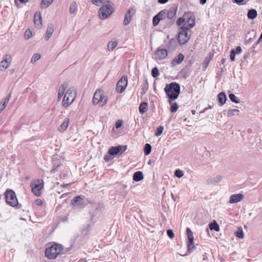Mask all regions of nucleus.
<instances>
[{
  "label": "nucleus",
  "instance_id": "obj_1",
  "mask_svg": "<svg viewBox=\"0 0 262 262\" xmlns=\"http://www.w3.org/2000/svg\"><path fill=\"white\" fill-rule=\"evenodd\" d=\"M166 97L169 103L173 101L179 97L180 94V84L176 82L167 83L164 88Z\"/></svg>",
  "mask_w": 262,
  "mask_h": 262
},
{
  "label": "nucleus",
  "instance_id": "obj_2",
  "mask_svg": "<svg viewBox=\"0 0 262 262\" xmlns=\"http://www.w3.org/2000/svg\"><path fill=\"white\" fill-rule=\"evenodd\" d=\"M63 254H65L63 246L55 242L47 247L45 251V257L50 260L55 259L58 255Z\"/></svg>",
  "mask_w": 262,
  "mask_h": 262
},
{
  "label": "nucleus",
  "instance_id": "obj_3",
  "mask_svg": "<svg viewBox=\"0 0 262 262\" xmlns=\"http://www.w3.org/2000/svg\"><path fill=\"white\" fill-rule=\"evenodd\" d=\"M4 195L7 204L16 209H20L21 207V204H19L16 193L13 190L7 188Z\"/></svg>",
  "mask_w": 262,
  "mask_h": 262
},
{
  "label": "nucleus",
  "instance_id": "obj_4",
  "mask_svg": "<svg viewBox=\"0 0 262 262\" xmlns=\"http://www.w3.org/2000/svg\"><path fill=\"white\" fill-rule=\"evenodd\" d=\"M176 24L179 27L178 32L176 35L171 37L169 41L167 46L169 50L173 51L177 49L179 45H180V17L177 18Z\"/></svg>",
  "mask_w": 262,
  "mask_h": 262
},
{
  "label": "nucleus",
  "instance_id": "obj_5",
  "mask_svg": "<svg viewBox=\"0 0 262 262\" xmlns=\"http://www.w3.org/2000/svg\"><path fill=\"white\" fill-rule=\"evenodd\" d=\"M90 201L83 195H77L74 196L71 201V205L73 208H84Z\"/></svg>",
  "mask_w": 262,
  "mask_h": 262
},
{
  "label": "nucleus",
  "instance_id": "obj_6",
  "mask_svg": "<svg viewBox=\"0 0 262 262\" xmlns=\"http://www.w3.org/2000/svg\"><path fill=\"white\" fill-rule=\"evenodd\" d=\"M114 11L111 3H106L102 5L98 10L99 17L101 20L105 19L110 16L114 12Z\"/></svg>",
  "mask_w": 262,
  "mask_h": 262
},
{
  "label": "nucleus",
  "instance_id": "obj_7",
  "mask_svg": "<svg viewBox=\"0 0 262 262\" xmlns=\"http://www.w3.org/2000/svg\"><path fill=\"white\" fill-rule=\"evenodd\" d=\"M182 26H189V28H192L195 25V17L193 12L187 11L184 13L181 17Z\"/></svg>",
  "mask_w": 262,
  "mask_h": 262
},
{
  "label": "nucleus",
  "instance_id": "obj_8",
  "mask_svg": "<svg viewBox=\"0 0 262 262\" xmlns=\"http://www.w3.org/2000/svg\"><path fill=\"white\" fill-rule=\"evenodd\" d=\"M44 181L42 179H37L32 181L30 184L32 192L36 196L41 195V190L44 188Z\"/></svg>",
  "mask_w": 262,
  "mask_h": 262
},
{
  "label": "nucleus",
  "instance_id": "obj_9",
  "mask_svg": "<svg viewBox=\"0 0 262 262\" xmlns=\"http://www.w3.org/2000/svg\"><path fill=\"white\" fill-rule=\"evenodd\" d=\"M103 90L98 89L95 92L93 98V103L94 105L99 104L100 106H103L106 104L107 97L104 96Z\"/></svg>",
  "mask_w": 262,
  "mask_h": 262
},
{
  "label": "nucleus",
  "instance_id": "obj_10",
  "mask_svg": "<svg viewBox=\"0 0 262 262\" xmlns=\"http://www.w3.org/2000/svg\"><path fill=\"white\" fill-rule=\"evenodd\" d=\"M103 208V205L100 203L95 204L92 205L89 211V214L92 222L94 223L96 222L97 219L99 217L102 212Z\"/></svg>",
  "mask_w": 262,
  "mask_h": 262
},
{
  "label": "nucleus",
  "instance_id": "obj_11",
  "mask_svg": "<svg viewBox=\"0 0 262 262\" xmlns=\"http://www.w3.org/2000/svg\"><path fill=\"white\" fill-rule=\"evenodd\" d=\"M186 244L187 247V252L189 253H191L196 248V247L194 245V237L193 233L189 227H187L186 228Z\"/></svg>",
  "mask_w": 262,
  "mask_h": 262
},
{
  "label": "nucleus",
  "instance_id": "obj_12",
  "mask_svg": "<svg viewBox=\"0 0 262 262\" xmlns=\"http://www.w3.org/2000/svg\"><path fill=\"white\" fill-rule=\"evenodd\" d=\"M185 26H181V45L187 42L192 34V28Z\"/></svg>",
  "mask_w": 262,
  "mask_h": 262
},
{
  "label": "nucleus",
  "instance_id": "obj_13",
  "mask_svg": "<svg viewBox=\"0 0 262 262\" xmlns=\"http://www.w3.org/2000/svg\"><path fill=\"white\" fill-rule=\"evenodd\" d=\"M75 98V94L70 89H68L65 93L62 102V106L66 108L70 106Z\"/></svg>",
  "mask_w": 262,
  "mask_h": 262
},
{
  "label": "nucleus",
  "instance_id": "obj_14",
  "mask_svg": "<svg viewBox=\"0 0 262 262\" xmlns=\"http://www.w3.org/2000/svg\"><path fill=\"white\" fill-rule=\"evenodd\" d=\"M126 145H118L114 146H111L108 149L110 154L113 155L114 157H118L122 155L127 149Z\"/></svg>",
  "mask_w": 262,
  "mask_h": 262
},
{
  "label": "nucleus",
  "instance_id": "obj_15",
  "mask_svg": "<svg viewBox=\"0 0 262 262\" xmlns=\"http://www.w3.org/2000/svg\"><path fill=\"white\" fill-rule=\"evenodd\" d=\"M128 84V78L126 75H123L118 81L116 91L118 93H123L126 89Z\"/></svg>",
  "mask_w": 262,
  "mask_h": 262
},
{
  "label": "nucleus",
  "instance_id": "obj_16",
  "mask_svg": "<svg viewBox=\"0 0 262 262\" xmlns=\"http://www.w3.org/2000/svg\"><path fill=\"white\" fill-rule=\"evenodd\" d=\"M178 4H173L170 7L168 10H166V17L170 20H172L175 17L177 11H178Z\"/></svg>",
  "mask_w": 262,
  "mask_h": 262
},
{
  "label": "nucleus",
  "instance_id": "obj_17",
  "mask_svg": "<svg viewBox=\"0 0 262 262\" xmlns=\"http://www.w3.org/2000/svg\"><path fill=\"white\" fill-rule=\"evenodd\" d=\"M166 9L162 10L153 17L152 25L154 27L158 25L160 20L165 18L164 15L166 14Z\"/></svg>",
  "mask_w": 262,
  "mask_h": 262
},
{
  "label": "nucleus",
  "instance_id": "obj_18",
  "mask_svg": "<svg viewBox=\"0 0 262 262\" xmlns=\"http://www.w3.org/2000/svg\"><path fill=\"white\" fill-rule=\"evenodd\" d=\"M156 58L159 60L164 59L168 55V52L166 49L159 47L155 52Z\"/></svg>",
  "mask_w": 262,
  "mask_h": 262
},
{
  "label": "nucleus",
  "instance_id": "obj_19",
  "mask_svg": "<svg viewBox=\"0 0 262 262\" xmlns=\"http://www.w3.org/2000/svg\"><path fill=\"white\" fill-rule=\"evenodd\" d=\"M135 10L133 8H129L127 9L124 15L123 21V25L124 26H127L130 23L132 16L135 13Z\"/></svg>",
  "mask_w": 262,
  "mask_h": 262
},
{
  "label": "nucleus",
  "instance_id": "obj_20",
  "mask_svg": "<svg viewBox=\"0 0 262 262\" xmlns=\"http://www.w3.org/2000/svg\"><path fill=\"white\" fill-rule=\"evenodd\" d=\"M244 198V195L242 193L232 194L230 196L229 203L230 204L236 203L242 201Z\"/></svg>",
  "mask_w": 262,
  "mask_h": 262
},
{
  "label": "nucleus",
  "instance_id": "obj_21",
  "mask_svg": "<svg viewBox=\"0 0 262 262\" xmlns=\"http://www.w3.org/2000/svg\"><path fill=\"white\" fill-rule=\"evenodd\" d=\"M34 23L36 27L40 28L42 26V17L41 13L37 11L34 17Z\"/></svg>",
  "mask_w": 262,
  "mask_h": 262
},
{
  "label": "nucleus",
  "instance_id": "obj_22",
  "mask_svg": "<svg viewBox=\"0 0 262 262\" xmlns=\"http://www.w3.org/2000/svg\"><path fill=\"white\" fill-rule=\"evenodd\" d=\"M144 179V174L141 171H137L134 173L133 176V180L135 182H140Z\"/></svg>",
  "mask_w": 262,
  "mask_h": 262
},
{
  "label": "nucleus",
  "instance_id": "obj_23",
  "mask_svg": "<svg viewBox=\"0 0 262 262\" xmlns=\"http://www.w3.org/2000/svg\"><path fill=\"white\" fill-rule=\"evenodd\" d=\"M217 100L219 101V105L223 106L225 104L227 100V96L225 92H221L217 95Z\"/></svg>",
  "mask_w": 262,
  "mask_h": 262
},
{
  "label": "nucleus",
  "instance_id": "obj_24",
  "mask_svg": "<svg viewBox=\"0 0 262 262\" xmlns=\"http://www.w3.org/2000/svg\"><path fill=\"white\" fill-rule=\"evenodd\" d=\"M222 180V177L220 175H217L213 178L208 179L206 181V183L209 184H215Z\"/></svg>",
  "mask_w": 262,
  "mask_h": 262
},
{
  "label": "nucleus",
  "instance_id": "obj_25",
  "mask_svg": "<svg viewBox=\"0 0 262 262\" xmlns=\"http://www.w3.org/2000/svg\"><path fill=\"white\" fill-rule=\"evenodd\" d=\"M148 110V103L146 102H141L139 106V112L140 114L143 115Z\"/></svg>",
  "mask_w": 262,
  "mask_h": 262
},
{
  "label": "nucleus",
  "instance_id": "obj_26",
  "mask_svg": "<svg viewBox=\"0 0 262 262\" xmlns=\"http://www.w3.org/2000/svg\"><path fill=\"white\" fill-rule=\"evenodd\" d=\"M70 119L69 118H66L58 128V130L60 132H63L66 131L69 126Z\"/></svg>",
  "mask_w": 262,
  "mask_h": 262
},
{
  "label": "nucleus",
  "instance_id": "obj_27",
  "mask_svg": "<svg viewBox=\"0 0 262 262\" xmlns=\"http://www.w3.org/2000/svg\"><path fill=\"white\" fill-rule=\"evenodd\" d=\"M148 89V82L147 79L145 78L144 80V82H143V84L141 85V92H140L141 95L142 96L144 95L146 93Z\"/></svg>",
  "mask_w": 262,
  "mask_h": 262
},
{
  "label": "nucleus",
  "instance_id": "obj_28",
  "mask_svg": "<svg viewBox=\"0 0 262 262\" xmlns=\"http://www.w3.org/2000/svg\"><path fill=\"white\" fill-rule=\"evenodd\" d=\"M67 88V84L66 83L62 84L60 86L59 89L58 93V98L57 100H60L62 98L63 94L64 93L65 90Z\"/></svg>",
  "mask_w": 262,
  "mask_h": 262
},
{
  "label": "nucleus",
  "instance_id": "obj_29",
  "mask_svg": "<svg viewBox=\"0 0 262 262\" xmlns=\"http://www.w3.org/2000/svg\"><path fill=\"white\" fill-rule=\"evenodd\" d=\"M257 16V12L255 9H251L248 11L247 17L249 19H254Z\"/></svg>",
  "mask_w": 262,
  "mask_h": 262
},
{
  "label": "nucleus",
  "instance_id": "obj_30",
  "mask_svg": "<svg viewBox=\"0 0 262 262\" xmlns=\"http://www.w3.org/2000/svg\"><path fill=\"white\" fill-rule=\"evenodd\" d=\"M54 32V29L53 27V25H50L48 26L47 30L46 31V36L45 37V39L46 40H48L51 37L53 33Z\"/></svg>",
  "mask_w": 262,
  "mask_h": 262
},
{
  "label": "nucleus",
  "instance_id": "obj_31",
  "mask_svg": "<svg viewBox=\"0 0 262 262\" xmlns=\"http://www.w3.org/2000/svg\"><path fill=\"white\" fill-rule=\"evenodd\" d=\"M93 4L97 6H100L101 4L111 3L110 0H90Z\"/></svg>",
  "mask_w": 262,
  "mask_h": 262
},
{
  "label": "nucleus",
  "instance_id": "obj_32",
  "mask_svg": "<svg viewBox=\"0 0 262 262\" xmlns=\"http://www.w3.org/2000/svg\"><path fill=\"white\" fill-rule=\"evenodd\" d=\"M53 2V0H41L40 7L42 9L49 7Z\"/></svg>",
  "mask_w": 262,
  "mask_h": 262
},
{
  "label": "nucleus",
  "instance_id": "obj_33",
  "mask_svg": "<svg viewBox=\"0 0 262 262\" xmlns=\"http://www.w3.org/2000/svg\"><path fill=\"white\" fill-rule=\"evenodd\" d=\"M209 227L211 230H214L215 231H219L220 230V226L215 220L209 224Z\"/></svg>",
  "mask_w": 262,
  "mask_h": 262
},
{
  "label": "nucleus",
  "instance_id": "obj_34",
  "mask_svg": "<svg viewBox=\"0 0 262 262\" xmlns=\"http://www.w3.org/2000/svg\"><path fill=\"white\" fill-rule=\"evenodd\" d=\"M151 149H152L151 145L149 143H146L144 145V148H143L144 155L145 156L149 155L151 151Z\"/></svg>",
  "mask_w": 262,
  "mask_h": 262
},
{
  "label": "nucleus",
  "instance_id": "obj_35",
  "mask_svg": "<svg viewBox=\"0 0 262 262\" xmlns=\"http://www.w3.org/2000/svg\"><path fill=\"white\" fill-rule=\"evenodd\" d=\"M117 41H110L107 44V49L109 51H113L117 46Z\"/></svg>",
  "mask_w": 262,
  "mask_h": 262
},
{
  "label": "nucleus",
  "instance_id": "obj_36",
  "mask_svg": "<svg viewBox=\"0 0 262 262\" xmlns=\"http://www.w3.org/2000/svg\"><path fill=\"white\" fill-rule=\"evenodd\" d=\"M180 64V53L172 60L171 63V67L173 68L177 64Z\"/></svg>",
  "mask_w": 262,
  "mask_h": 262
},
{
  "label": "nucleus",
  "instance_id": "obj_37",
  "mask_svg": "<svg viewBox=\"0 0 262 262\" xmlns=\"http://www.w3.org/2000/svg\"><path fill=\"white\" fill-rule=\"evenodd\" d=\"M170 105V111L171 113H175L177 111L179 108V105L177 102H172L171 101V103H169Z\"/></svg>",
  "mask_w": 262,
  "mask_h": 262
},
{
  "label": "nucleus",
  "instance_id": "obj_38",
  "mask_svg": "<svg viewBox=\"0 0 262 262\" xmlns=\"http://www.w3.org/2000/svg\"><path fill=\"white\" fill-rule=\"evenodd\" d=\"M12 93L11 92H9V94L7 95V96L4 98L3 102H2L1 103H2V105L4 106V107H6L7 104L9 102V101L11 97Z\"/></svg>",
  "mask_w": 262,
  "mask_h": 262
},
{
  "label": "nucleus",
  "instance_id": "obj_39",
  "mask_svg": "<svg viewBox=\"0 0 262 262\" xmlns=\"http://www.w3.org/2000/svg\"><path fill=\"white\" fill-rule=\"evenodd\" d=\"M235 235L241 239H243L244 237V234L243 229L241 227L238 228L236 231L235 232Z\"/></svg>",
  "mask_w": 262,
  "mask_h": 262
},
{
  "label": "nucleus",
  "instance_id": "obj_40",
  "mask_svg": "<svg viewBox=\"0 0 262 262\" xmlns=\"http://www.w3.org/2000/svg\"><path fill=\"white\" fill-rule=\"evenodd\" d=\"M151 75L154 78H157L160 75L159 70L157 67L151 69Z\"/></svg>",
  "mask_w": 262,
  "mask_h": 262
},
{
  "label": "nucleus",
  "instance_id": "obj_41",
  "mask_svg": "<svg viewBox=\"0 0 262 262\" xmlns=\"http://www.w3.org/2000/svg\"><path fill=\"white\" fill-rule=\"evenodd\" d=\"M114 157L113 155L110 154V151L108 150L107 153L104 155L103 159L106 162H108L113 159Z\"/></svg>",
  "mask_w": 262,
  "mask_h": 262
},
{
  "label": "nucleus",
  "instance_id": "obj_42",
  "mask_svg": "<svg viewBox=\"0 0 262 262\" xmlns=\"http://www.w3.org/2000/svg\"><path fill=\"white\" fill-rule=\"evenodd\" d=\"M229 98L230 100L234 103H238L239 102V100L233 93L229 94Z\"/></svg>",
  "mask_w": 262,
  "mask_h": 262
},
{
  "label": "nucleus",
  "instance_id": "obj_43",
  "mask_svg": "<svg viewBox=\"0 0 262 262\" xmlns=\"http://www.w3.org/2000/svg\"><path fill=\"white\" fill-rule=\"evenodd\" d=\"M163 130H164V127L163 126L160 125V126H158L157 128L156 132H155V135L156 137L160 136L162 134Z\"/></svg>",
  "mask_w": 262,
  "mask_h": 262
},
{
  "label": "nucleus",
  "instance_id": "obj_44",
  "mask_svg": "<svg viewBox=\"0 0 262 262\" xmlns=\"http://www.w3.org/2000/svg\"><path fill=\"white\" fill-rule=\"evenodd\" d=\"M239 111L237 109H231L229 108L228 110L227 113V116L228 117H232L235 115V113L236 112H239Z\"/></svg>",
  "mask_w": 262,
  "mask_h": 262
},
{
  "label": "nucleus",
  "instance_id": "obj_45",
  "mask_svg": "<svg viewBox=\"0 0 262 262\" xmlns=\"http://www.w3.org/2000/svg\"><path fill=\"white\" fill-rule=\"evenodd\" d=\"M32 36V33L31 30L28 28L27 29L25 32L24 37L26 40L29 39Z\"/></svg>",
  "mask_w": 262,
  "mask_h": 262
},
{
  "label": "nucleus",
  "instance_id": "obj_46",
  "mask_svg": "<svg viewBox=\"0 0 262 262\" xmlns=\"http://www.w3.org/2000/svg\"><path fill=\"white\" fill-rule=\"evenodd\" d=\"M41 58V55L39 53L34 54L31 58V62L32 63L35 62Z\"/></svg>",
  "mask_w": 262,
  "mask_h": 262
},
{
  "label": "nucleus",
  "instance_id": "obj_47",
  "mask_svg": "<svg viewBox=\"0 0 262 262\" xmlns=\"http://www.w3.org/2000/svg\"><path fill=\"white\" fill-rule=\"evenodd\" d=\"M77 9V6L75 2H73L70 6V13L71 14L74 13Z\"/></svg>",
  "mask_w": 262,
  "mask_h": 262
},
{
  "label": "nucleus",
  "instance_id": "obj_48",
  "mask_svg": "<svg viewBox=\"0 0 262 262\" xmlns=\"http://www.w3.org/2000/svg\"><path fill=\"white\" fill-rule=\"evenodd\" d=\"M9 63H6V62H4L3 61H1L0 62V70L4 71L7 69L9 67Z\"/></svg>",
  "mask_w": 262,
  "mask_h": 262
},
{
  "label": "nucleus",
  "instance_id": "obj_49",
  "mask_svg": "<svg viewBox=\"0 0 262 262\" xmlns=\"http://www.w3.org/2000/svg\"><path fill=\"white\" fill-rule=\"evenodd\" d=\"M255 36H256V33H254L253 37H250L249 38H248V35H246V39L245 40V43L246 45L250 44L252 41V40L255 38Z\"/></svg>",
  "mask_w": 262,
  "mask_h": 262
},
{
  "label": "nucleus",
  "instance_id": "obj_50",
  "mask_svg": "<svg viewBox=\"0 0 262 262\" xmlns=\"http://www.w3.org/2000/svg\"><path fill=\"white\" fill-rule=\"evenodd\" d=\"M167 235L169 237V238L172 239L174 237V233L173 230L171 229H168L167 230Z\"/></svg>",
  "mask_w": 262,
  "mask_h": 262
},
{
  "label": "nucleus",
  "instance_id": "obj_51",
  "mask_svg": "<svg viewBox=\"0 0 262 262\" xmlns=\"http://www.w3.org/2000/svg\"><path fill=\"white\" fill-rule=\"evenodd\" d=\"M123 120L121 119L117 120L115 122V127L116 129H119L123 125Z\"/></svg>",
  "mask_w": 262,
  "mask_h": 262
},
{
  "label": "nucleus",
  "instance_id": "obj_52",
  "mask_svg": "<svg viewBox=\"0 0 262 262\" xmlns=\"http://www.w3.org/2000/svg\"><path fill=\"white\" fill-rule=\"evenodd\" d=\"M235 52L234 49H232L230 51V58L232 61H234L235 60Z\"/></svg>",
  "mask_w": 262,
  "mask_h": 262
},
{
  "label": "nucleus",
  "instance_id": "obj_53",
  "mask_svg": "<svg viewBox=\"0 0 262 262\" xmlns=\"http://www.w3.org/2000/svg\"><path fill=\"white\" fill-rule=\"evenodd\" d=\"M127 187V186L126 185L123 184L122 186V188H121V190H123L124 193V194H122V199H124L127 195V192L126 191Z\"/></svg>",
  "mask_w": 262,
  "mask_h": 262
},
{
  "label": "nucleus",
  "instance_id": "obj_54",
  "mask_svg": "<svg viewBox=\"0 0 262 262\" xmlns=\"http://www.w3.org/2000/svg\"><path fill=\"white\" fill-rule=\"evenodd\" d=\"M60 166V165H59V164H57V165L54 164L53 166L52 169L51 170V173H55L56 171H58V168Z\"/></svg>",
  "mask_w": 262,
  "mask_h": 262
},
{
  "label": "nucleus",
  "instance_id": "obj_55",
  "mask_svg": "<svg viewBox=\"0 0 262 262\" xmlns=\"http://www.w3.org/2000/svg\"><path fill=\"white\" fill-rule=\"evenodd\" d=\"M210 61L208 58H205L204 62L203 63L204 70H205L207 67L208 66Z\"/></svg>",
  "mask_w": 262,
  "mask_h": 262
},
{
  "label": "nucleus",
  "instance_id": "obj_56",
  "mask_svg": "<svg viewBox=\"0 0 262 262\" xmlns=\"http://www.w3.org/2000/svg\"><path fill=\"white\" fill-rule=\"evenodd\" d=\"M11 58V56L8 54H6L5 57L4 58L3 60L2 61L4 62H6V63L10 64V61H8V59Z\"/></svg>",
  "mask_w": 262,
  "mask_h": 262
},
{
  "label": "nucleus",
  "instance_id": "obj_57",
  "mask_svg": "<svg viewBox=\"0 0 262 262\" xmlns=\"http://www.w3.org/2000/svg\"><path fill=\"white\" fill-rule=\"evenodd\" d=\"M35 204L38 206H41L43 205V201L39 199H37L35 201Z\"/></svg>",
  "mask_w": 262,
  "mask_h": 262
},
{
  "label": "nucleus",
  "instance_id": "obj_58",
  "mask_svg": "<svg viewBox=\"0 0 262 262\" xmlns=\"http://www.w3.org/2000/svg\"><path fill=\"white\" fill-rule=\"evenodd\" d=\"M174 176L178 178H180V168H178L175 170Z\"/></svg>",
  "mask_w": 262,
  "mask_h": 262
},
{
  "label": "nucleus",
  "instance_id": "obj_59",
  "mask_svg": "<svg viewBox=\"0 0 262 262\" xmlns=\"http://www.w3.org/2000/svg\"><path fill=\"white\" fill-rule=\"evenodd\" d=\"M235 50V53L237 54H238L242 52V49L240 46H237L236 47L235 50Z\"/></svg>",
  "mask_w": 262,
  "mask_h": 262
},
{
  "label": "nucleus",
  "instance_id": "obj_60",
  "mask_svg": "<svg viewBox=\"0 0 262 262\" xmlns=\"http://www.w3.org/2000/svg\"><path fill=\"white\" fill-rule=\"evenodd\" d=\"M172 126L173 129L177 130L179 129V127H180V124L179 123H174L172 124Z\"/></svg>",
  "mask_w": 262,
  "mask_h": 262
},
{
  "label": "nucleus",
  "instance_id": "obj_61",
  "mask_svg": "<svg viewBox=\"0 0 262 262\" xmlns=\"http://www.w3.org/2000/svg\"><path fill=\"white\" fill-rule=\"evenodd\" d=\"M245 0H234V2L238 5H241Z\"/></svg>",
  "mask_w": 262,
  "mask_h": 262
},
{
  "label": "nucleus",
  "instance_id": "obj_62",
  "mask_svg": "<svg viewBox=\"0 0 262 262\" xmlns=\"http://www.w3.org/2000/svg\"><path fill=\"white\" fill-rule=\"evenodd\" d=\"M169 0H158V3L160 4H165Z\"/></svg>",
  "mask_w": 262,
  "mask_h": 262
},
{
  "label": "nucleus",
  "instance_id": "obj_63",
  "mask_svg": "<svg viewBox=\"0 0 262 262\" xmlns=\"http://www.w3.org/2000/svg\"><path fill=\"white\" fill-rule=\"evenodd\" d=\"M90 227V226L89 225H88L87 226V228H85L83 231V233L85 235H86L88 233V232L89 231V228Z\"/></svg>",
  "mask_w": 262,
  "mask_h": 262
},
{
  "label": "nucleus",
  "instance_id": "obj_64",
  "mask_svg": "<svg viewBox=\"0 0 262 262\" xmlns=\"http://www.w3.org/2000/svg\"><path fill=\"white\" fill-rule=\"evenodd\" d=\"M208 259V257L206 255V253H205L203 255V261H206V260H207Z\"/></svg>",
  "mask_w": 262,
  "mask_h": 262
}]
</instances>
